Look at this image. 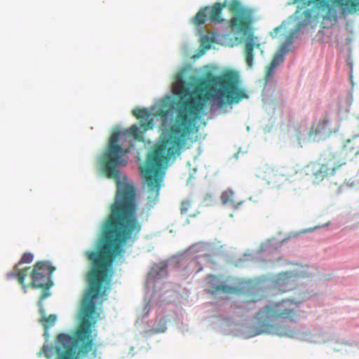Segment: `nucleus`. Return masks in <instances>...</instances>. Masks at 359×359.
Listing matches in <instances>:
<instances>
[{
    "instance_id": "obj_14",
    "label": "nucleus",
    "mask_w": 359,
    "mask_h": 359,
    "mask_svg": "<svg viewBox=\"0 0 359 359\" xmlns=\"http://www.w3.org/2000/svg\"><path fill=\"white\" fill-rule=\"evenodd\" d=\"M208 284L210 286V288L208 290V292L212 294H224L225 297L228 298L229 294H236L239 292L238 289L236 287L219 284L217 285L218 278L213 276L210 275L208 277Z\"/></svg>"
},
{
    "instance_id": "obj_12",
    "label": "nucleus",
    "mask_w": 359,
    "mask_h": 359,
    "mask_svg": "<svg viewBox=\"0 0 359 359\" xmlns=\"http://www.w3.org/2000/svg\"><path fill=\"white\" fill-rule=\"evenodd\" d=\"M299 277L297 273L285 271L278 273L274 280L276 288L281 292H287L293 290L297 285Z\"/></svg>"
},
{
    "instance_id": "obj_17",
    "label": "nucleus",
    "mask_w": 359,
    "mask_h": 359,
    "mask_svg": "<svg viewBox=\"0 0 359 359\" xmlns=\"http://www.w3.org/2000/svg\"><path fill=\"white\" fill-rule=\"evenodd\" d=\"M221 201L224 205H231L234 208H238L242 202H237L234 199V193L230 189L226 190L222 193Z\"/></svg>"
},
{
    "instance_id": "obj_22",
    "label": "nucleus",
    "mask_w": 359,
    "mask_h": 359,
    "mask_svg": "<svg viewBox=\"0 0 359 359\" xmlns=\"http://www.w3.org/2000/svg\"><path fill=\"white\" fill-rule=\"evenodd\" d=\"M310 13H311V11L309 10L304 11V14L306 16L310 15Z\"/></svg>"
},
{
    "instance_id": "obj_21",
    "label": "nucleus",
    "mask_w": 359,
    "mask_h": 359,
    "mask_svg": "<svg viewBox=\"0 0 359 359\" xmlns=\"http://www.w3.org/2000/svg\"><path fill=\"white\" fill-rule=\"evenodd\" d=\"M53 348V347H48L46 345L43 346L42 349H43V353L46 358H49L51 357L50 351H52Z\"/></svg>"
},
{
    "instance_id": "obj_1",
    "label": "nucleus",
    "mask_w": 359,
    "mask_h": 359,
    "mask_svg": "<svg viewBox=\"0 0 359 359\" xmlns=\"http://www.w3.org/2000/svg\"><path fill=\"white\" fill-rule=\"evenodd\" d=\"M173 90L177 97L175 118L148 155L144 167L141 168L151 205L156 203L159 196L163 179L162 168L181 154L187 140L197 131L196 122L206 104L212 102L222 109L248 97L240 87L239 76L234 71L220 75L209 74L193 90H190V83L179 75Z\"/></svg>"
},
{
    "instance_id": "obj_3",
    "label": "nucleus",
    "mask_w": 359,
    "mask_h": 359,
    "mask_svg": "<svg viewBox=\"0 0 359 359\" xmlns=\"http://www.w3.org/2000/svg\"><path fill=\"white\" fill-rule=\"evenodd\" d=\"M299 302L292 299L271 302L255 316V334H267L294 338L297 330L294 327L300 318Z\"/></svg>"
},
{
    "instance_id": "obj_16",
    "label": "nucleus",
    "mask_w": 359,
    "mask_h": 359,
    "mask_svg": "<svg viewBox=\"0 0 359 359\" xmlns=\"http://www.w3.org/2000/svg\"><path fill=\"white\" fill-rule=\"evenodd\" d=\"M285 51L281 50L280 51L277 52L273 56L271 62L269 65L266 68V77L269 79L273 74V69L276 68L280 63L284 61Z\"/></svg>"
},
{
    "instance_id": "obj_7",
    "label": "nucleus",
    "mask_w": 359,
    "mask_h": 359,
    "mask_svg": "<svg viewBox=\"0 0 359 359\" xmlns=\"http://www.w3.org/2000/svg\"><path fill=\"white\" fill-rule=\"evenodd\" d=\"M298 1L304 2L306 6L313 4L317 9L327 12L332 7H338L343 13H354L359 8V0H294L293 4Z\"/></svg>"
},
{
    "instance_id": "obj_20",
    "label": "nucleus",
    "mask_w": 359,
    "mask_h": 359,
    "mask_svg": "<svg viewBox=\"0 0 359 359\" xmlns=\"http://www.w3.org/2000/svg\"><path fill=\"white\" fill-rule=\"evenodd\" d=\"M255 300L246 301L243 303V304L240 306L245 311H250L255 309Z\"/></svg>"
},
{
    "instance_id": "obj_13",
    "label": "nucleus",
    "mask_w": 359,
    "mask_h": 359,
    "mask_svg": "<svg viewBox=\"0 0 359 359\" xmlns=\"http://www.w3.org/2000/svg\"><path fill=\"white\" fill-rule=\"evenodd\" d=\"M359 154V133L353 135L350 138L347 139L343 144L341 156L342 160L346 163L352 161Z\"/></svg>"
},
{
    "instance_id": "obj_5",
    "label": "nucleus",
    "mask_w": 359,
    "mask_h": 359,
    "mask_svg": "<svg viewBox=\"0 0 359 359\" xmlns=\"http://www.w3.org/2000/svg\"><path fill=\"white\" fill-rule=\"evenodd\" d=\"M346 164L338 155L324 154L317 161L310 162L304 168L306 175L311 177L314 183H320L324 180L335 175L341 166Z\"/></svg>"
},
{
    "instance_id": "obj_18",
    "label": "nucleus",
    "mask_w": 359,
    "mask_h": 359,
    "mask_svg": "<svg viewBox=\"0 0 359 359\" xmlns=\"http://www.w3.org/2000/svg\"><path fill=\"white\" fill-rule=\"evenodd\" d=\"M192 207V201L191 200H185L181 204V213L183 215H188L190 217H194L195 214H189V210Z\"/></svg>"
},
{
    "instance_id": "obj_2",
    "label": "nucleus",
    "mask_w": 359,
    "mask_h": 359,
    "mask_svg": "<svg viewBox=\"0 0 359 359\" xmlns=\"http://www.w3.org/2000/svg\"><path fill=\"white\" fill-rule=\"evenodd\" d=\"M133 114L144 121L139 126L132 125L123 132H114L111 135L107 147L101 157V167L104 174L114 179L117 184L114 202L110 206V212L101 228V238L96 251L88 250L84 254H123V245L128 241L134 242L142 229V223L137 215L135 193L133 187L121 186L119 166L125 167V156L130 151L134 144L132 140L124 144L128 137L144 141V133L153 128V118L147 109H135Z\"/></svg>"
},
{
    "instance_id": "obj_10",
    "label": "nucleus",
    "mask_w": 359,
    "mask_h": 359,
    "mask_svg": "<svg viewBox=\"0 0 359 359\" xmlns=\"http://www.w3.org/2000/svg\"><path fill=\"white\" fill-rule=\"evenodd\" d=\"M334 130L332 127L330 121L327 116L323 117L317 123L312 124L308 132V140L315 141L317 138L319 140H325L328 138Z\"/></svg>"
},
{
    "instance_id": "obj_24",
    "label": "nucleus",
    "mask_w": 359,
    "mask_h": 359,
    "mask_svg": "<svg viewBox=\"0 0 359 359\" xmlns=\"http://www.w3.org/2000/svg\"><path fill=\"white\" fill-rule=\"evenodd\" d=\"M194 264H196V263H198V262H196V260H195V261L194 262Z\"/></svg>"
},
{
    "instance_id": "obj_23",
    "label": "nucleus",
    "mask_w": 359,
    "mask_h": 359,
    "mask_svg": "<svg viewBox=\"0 0 359 359\" xmlns=\"http://www.w3.org/2000/svg\"><path fill=\"white\" fill-rule=\"evenodd\" d=\"M201 270H202V267H201V266H200V267L197 269V271H201Z\"/></svg>"
},
{
    "instance_id": "obj_6",
    "label": "nucleus",
    "mask_w": 359,
    "mask_h": 359,
    "mask_svg": "<svg viewBox=\"0 0 359 359\" xmlns=\"http://www.w3.org/2000/svg\"><path fill=\"white\" fill-rule=\"evenodd\" d=\"M55 270L54 266H50L47 262H39L36 263L30 273L32 281L29 286L33 288H41L42 292L39 299L43 301L50 296V288L53 283L51 276Z\"/></svg>"
},
{
    "instance_id": "obj_8",
    "label": "nucleus",
    "mask_w": 359,
    "mask_h": 359,
    "mask_svg": "<svg viewBox=\"0 0 359 359\" xmlns=\"http://www.w3.org/2000/svg\"><path fill=\"white\" fill-rule=\"evenodd\" d=\"M297 173V170L292 169L288 170L287 168H273L266 166L264 168L261 176L262 179L273 188L279 189L289 182L290 178Z\"/></svg>"
},
{
    "instance_id": "obj_19",
    "label": "nucleus",
    "mask_w": 359,
    "mask_h": 359,
    "mask_svg": "<svg viewBox=\"0 0 359 359\" xmlns=\"http://www.w3.org/2000/svg\"><path fill=\"white\" fill-rule=\"evenodd\" d=\"M166 323L164 319H161L157 327L153 328L154 333L164 332L166 330Z\"/></svg>"
},
{
    "instance_id": "obj_9",
    "label": "nucleus",
    "mask_w": 359,
    "mask_h": 359,
    "mask_svg": "<svg viewBox=\"0 0 359 359\" xmlns=\"http://www.w3.org/2000/svg\"><path fill=\"white\" fill-rule=\"evenodd\" d=\"M226 6H227V0L222 3H215L212 6L202 8L193 18V24L200 26L205 24L207 20L213 24L223 22L224 19L222 16V11Z\"/></svg>"
},
{
    "instance_id": "obj_15",
    "label": "nucleus",
    "mask_w": 359,
    "mask_h": 359,
    "mask_svg": "<svg viewBox=\"0 0 359 359\" xmlns=\"http://www.w3.org/2000/svg\"><path fill=\"white\" fill-rule=\"evenodd\" d=\"M39 306V311L41 315V318H39V322L43 325L44 328L46 330L49 327L53 325L57 320V317L54 314H50L48 316H46V311L44 306L43 305V301H41V299H39L37 303Z\"/></svg>"
},
{
    "instance_id": "obj_4",
    "label": "nucleus",
    "mask_w": 359,
    "mask_h": 359,
    "mask_svg": "<svg viewBox=\"0 0 359 359\" xmlns=\"http://www.w3.org/2000/svg\"><path fill=\"white\" fill-rule=\"evenodd\" d=\"M229 11L233 16L229 22L230 28L237 33L244 35L243 46L245 60L248 69L253 66L255 48L261 49V43L258 37L255 36L250 30L252 22V13L250 10L243 7L238 0H231L227 3Z\"/></svg>"
},
{
    "instance_id": "obj_11",
    "label": "nucleus",
    "mask_w": 359,
    "mask_h": 359,
    "mask_svg": "<svg viewBox=\"0 0 359 359\" xmlns=\"http://www.w3.org/2000/svg\"><path fill=\"white\" fill-rule=\"evenodd\" d=\"M34 256L30 252H25L22 255L18 264H17L13 269L6 274L8 279L16 278L20 285H22L24 291L29 286L25 284V278L30 273V267H25L19 269L18 266L21 264H29L33 261Z\"/></svg>"
}]
</instances>
